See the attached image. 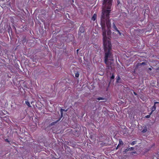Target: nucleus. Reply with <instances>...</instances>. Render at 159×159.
Listing matches in <instances>:
<instances>
[{
  "label": "nucleus",
  "mask_w": 159,
  "mask_h": 159,
  "mask_svg": "<svg viewBox=\"0 0 159 159\" xmlns=\"http://www.w3.org/2000/svg\"><path fill=\"white\" fill-rule=\"evenodd\" d=\"M149 70H152V68H149Z\"/></svg>",
  "instance_id": "21"
},
{
  "label": "nucleus",
  "mask_w": 159,
  "mask_h": 159,
  "mask_svg": "<svg viewBox=\"0 0 159 159\" xmlns=\"http://www.w3.org/2000/svg\"><path fill=\"white\" fill-rule=\"evenodd\" d=\"M63 110H64L63 109H62V108L61 109L60 112H61V117H62L63 116Z\"/></svg>",
  "instance_id": "5"
},
{
  "label": "nucleus",
  "mask_w": 159,
  "mask_h": 159,
  "mask_svg": "<svg viewBox=\"0 0 159 159\" xmlns=\"http://www.w3.org/2000/svg\"><path fill=\"white\" fill-rule=\"evenodd\" d=\"M136 143V142L135 141H133L132 142L131 144L132 145H134Z\"/></svg>",
  "instance_id": "14"
},
{
  "label": "nucleus",
  "mask_w": 159,
  "mask_h": 159,
  "mask_svg": "<svg viewBox=\"0 0 159 159\" xmlns=\"http://www.w3.org/2000/svg\"><path fill=\"white\" fill-rule=\"evenodd\" d=\"M59 120H57V121H58Z\"/></svg>",
  "instance_id": "27"
},
{
  "label": "nucleus",
  "mask_w": 159,
  "mask_h": 159,
  "mask_svg": "<svg viewBox=\"0 0 159 159\" xmlns=\"http://www.w3.org/2000/svg\"><path fill=\"white\" fill-rule=\"evenodd\" d=\"M6 140H7V141L8 142V141L7 140V139H6Z\"/></svg>",
  "instance_id": "26"
},
{
  "label": "nucleus",
  "mask_w": 159,
  "mask_h": 159,
  "mask_svg": "<svg viewBox=\"0 0 159 159\" xmlns=\"http://www.w3.org/2000/svg\"><path fill=\"white\" fill-rule=\"evenodd\" d=\"M156 109V106H155V105H154L153 106V107H152V112H151V114L152 113V112L153 111H154Z\"/></svg>",
  "instance_id": "4"
},
{
  "label": "nucleus",
  "mask_w": 159,
  "mask_h": 159,
  "mask_svg": "<svg viewBox=\"0 0 159 159\" xmlns=\"http://www.w3.org/2000/svg\"><path fill=\"white\" fill-rule=\"evenodd\" d=\"M146 64V63L144 62H143L141 63H140L139 64V65H145Z\"/></svg>",
  "instance_id": "12"
},
{
  "label": "nucleus",
  "mask_w": 159,
  "mask_h": 159,
  "mask_svg": "<svg viewBox=\"0 0 159 159\" xmlns=\"http://www.w3.org/2000/svg\"><path fill=\"white\" fill-rule=\"evenodd\" d=\"M134 148L133 147L130 148H128V151H132L134 150Z\"/></svg>",
  "instance_id": "8"
},
{
  "label": "nucleus",
  "mask_w": 159,
  "mask_h": 159,
  "mask_svg": "<svg viewBox=\"0 0 159 159\" xmlns=\"http://www.w3.org/2000/svg\"><path fill=\"white\" fill-rule=\"evenodd\" d=\"M151 114H150V115L146 116H145V117L146 118H149V117H150Z\"/></svg>",
  "instance_id": "16"
},
{
  "label": "nucleus",
  "mask_w": 159,
  "mask_h": 159,
  "mask_svg": "<svg viewBox=\"0 0 159 159\" xmlns=\"http://www.w3.org/2000/svg\"><path fill=\"white\" fill-rule=\"evenodd\" d=\"M78 51H79V49H77V53L78 52Z\"/></svg>",
  "instance_id": "24"
},
{
  "label": "nucleus",
  "mask_w": 159,
  "mask_h": 159,
  "mask_svg": "<svg viewBox=\"0 0 159 159\" xmlns=\"http://www.w3.org/2000/svg\"><path fill=\"white\" fill-rule=\"evenodd\" d=\"M97 99L99 100H103L104 99V98H103L99 97V98H98Z\"/></svg>",
  "instance_id": "9"
},
{
  "label": "nucleus",
  "mask_w": 159,
  "mask_h": 159,
  "mask_svg": "<svg viewBox=\"0 0 159 159\" xmlns=\"http://www.w3.org/2000/svg\"><path fill=\"white\" fill-rule=\"evenodd\" d=\"M128 149H126V150H125L126 151H128Z\"/></svg>",
  "instance_id": "25"
},
{
  "label": "nucleus",
  "mask_w": 159,
  "mask_h": 159,
  "mask_svg": "<svg viewBox=\"0 0 159 159\" xmlns=\"http://www.w3.org/2000/svg\"><path fill=\"white\" fill-rule=\"evenodd\" d=\"M120 79V77L119 76L118 78L117 79V82H118V80H119Z\"/></svg>",
  "instance_id": "17"
},
{
  "label": "nucleus",
  "mask_w": 159,
  "mask_h": 159,
  "mask_svg": "<svg viewBox=\"0 0 159 159\" xmlns=\"http://www.w3.org/2000/svg\"><path fill=\"white\" fill-rule=\"evenodd\" d=\"M113 28L116 31L118 30L115 24L114 23H113Z\"/></svg>",
  "instance_id": "6"
},
{
  "label": "nucleus",
  "mask_w": 159,
  "mask_h": 159,
  "mask_svg": "<svg viewBox=\"0 0 159 159\" xmlns=\"http://www.w3.org/2000/svg\"><path fill=\"white\" fill-rule=\"evenodd\" d=\"M157 103H159V102H155V103H154V105H155Z\"/></svg>",
  "instance_id": "18"
},
{
  "label": "nucleus",
  "mask_w": 159,
  "mask_h": 159,
  "mask_svg": "<svg viewBox=\"0 0 159 159\" xmlns=\"http://www.w3.org/2000/svg\"><path fill=\"white\" fill-rule=\"evenodd\" d=\"M63 110H63V111H66V110H65L64 109H63Z\"/></svg>",
  "instance_id": "22"
},
{
  "label": "nucleus",
  "mask_w": 159,
  "mask_h": 159,
  "mask_svg": "<svg viewBox=\"0 0 159 159\" xmlns=\"http://www.w3.org/2000/svg\"><path fill=\"white\" fill-rule=\"evenodd\" d=\"M119 143L120 144L123 145V142L121 140H119Z\"/></svg>",
  "instance_id": "11"
},
{
  "label": "nucleus",
  "mask_w": 159,
  "mask_h": 159,
  "mask_svg": "<svg viewBox=\"0 0 159 159\" xmlns=\"http://www.w3.org/2000/svg\"><path fill=\"white\" fill-rule=\"evenodd\" d=\"M115 78V76L113 74H112V76H111V79H114Z\"/></svg>",
  "instance_id": "15"
},
{
  "label": "nucleus",
  "mask_w": 159,
  "mask_h": 159,
  "mask_svg": "<svg viewBox=\"0 0 159 159\" xmlns=\"http://www.w3.org/2000/svg\"><path fill=\"white\" fill-rule=\"evenodd\" d=\"M79 76V74L78 73H76L75 74V76L76 77H78Z\"/></svg>",
  "instance_id": "10"
},
{
  "label": "nucleus",
  "mask_w": 159,
  "mask_h": 159,
  "mask_svg": "<svg viewBox=\"0 0 159 159\" xmlns=\"http://www.w3.org/2000/svg\"><path fill=\"white\" fill-rule=\"evenodd\" d=\"M134 94L135 95H137V94H136V93H135V92H134Z\"/></svg>",
  "instance_id": "20"
},
{
  "label": "nucleus",
  "mask_w": 159,
  "mask_h": 159,
  "mask_svg": "<svg viewBox=\"0 0 159 159\" xmlns=\"http://www.w3.org/2000/svg\"><path fill=\"white\" fill-rule=\"evenodd\" d=\"M119 144L117 146V148L116 149H117V148L119 147Z\"/></svg>",
  "instance_id": "23"
},
{
  "label": "nucleus",
  "mask_w": 159,
  "mask_h": 159,
  "mask_svg": "<svg viewBox=\"0 0 159 159\" xmlns=\"http://www.w3.org/2000/svg\"><path fill=\"white\" fill-rule=\"evenodd\" d=\"M147 131V128H145V129H143V130L142 131V132L143 133H144L145 132H146Z\"/></svg>",
  "instance_id": "7"
},
{
  "label": "nucleus",
  "mask_w": 159,
  "mask_h": 159,
  "mask_svg": "<svg viewBox=\"0 0 159 159\" xmlns=\"http://www.w3.org/2000/svg\"><path fill=\"white\" fill-rule=\"evenodd\" d=\"M80 29H81V30H82V31L83 32V27H81L80 28Z\"/></svg>",
  "instance_id": "19"
},
{
  "label": "nucleus",
  "mask_w": 159,
  "mask_h": 159,
  "mask_svg": "<svg viewBox=\"0 0 159 159\" xmlns=\"http://www.w3.org/2000/svg\"><path fill=\"white\" fill-rule=\"evenodd\" d=\"M25 104L29 107H31V106L30 105V102H28V101H25Z\"/></svg>",
  "instance_id": "3"
},
{
  "label": "nucleus",
  "mask_w": 159,
  "mask_h": 159,
  "mask_svg": "<svg viewBox=\"0 0 159 159\" xmlns=\"http://www.w3.org/2000/svg\"><path fill=\"white\" fill-rule=\"evenodd\" d=\"M116 31H117V32L119 34V35H120V36L121 35V33H120V31H119L118 30H117Z\"/></svg>",
  "instance_id": "13"
},
{
  "label": "nucleus",
  "mask_w": 159,
  "mask_h": 159,
  "mask_svg": "<svg viewBox=\"0 0 159 159\" xmlns=\"http://www.w3.org/2000/svg\"><path fill=\"white\" fill-rule=\"evenodd\" d=\"M112 0H103L102 6L101 25L102 28L104 49L105 51V62L107 68L109 69L113 62L111 53V45L109 39L111 34V23L109 15L111 11Z\"/></svg>",
  "instance_id": "1"
},
{
  "label": "nucleus",
  "mask_w": 159,
  "mask_h": 159,
  "mask_svg": "<svg viewBox=\"0 0 159 159\" xmlns=\"http://www.w3.org/2000/svg\"><path fill=\"white\" fill-rule=\"evenodd\" d=\"M96 17H97V15L95 14H94L91 18V20H93V21H94L95 20V19L96 18Z\"/></svg>",
  "instance_id": "2"
}]
</instances>
